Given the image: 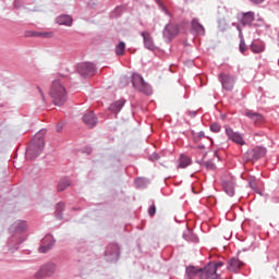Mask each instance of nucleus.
<instances>
[{"label":"nucleus","instance_id":"obj_1","mask_svg":"<svg viewBox=\"0 0 279 279\" xmlns=\"http://www.w3.org/2000/svg\"><path fill=\"white\" fill-rule=\"evenodd\" d=\"M49 95L54 106H64V104L66 102V87H64V83H62V80L56 78L52 82Z\"/></svg>","mask_w":279,"mask_h":279},{"label":"nucleus","instance_id":"obj_2","mask_svg":"<svg viewBox=\"0 0 279 279\" xmlns=\"http://www.w3.org/2000/svg\"><path fill=\"white\" fill-rule=\"evenodd\" d=\"M45 130H41L34 136L26 150L27 160H34V158H38L43 154V149H45Z\"/></svg>","mask_w":279,"mask_h":279},{"label":"nucleus","instance_id":"obj_3","mask_svg":"<svg viewBox=\"0 0 279 279\" xmlns=\"http://www.w3.org/2000/svg\"><path fill=\"white\" fill-rule=\"evenodd\" d=\"M56 269L58 267L53 263L45 264L40 267V269L35 274V278L43 279V278H49L56 274Z\"/></svg>","mask_w":279,"mask_h":279},{"label":"nucleus","instance_id":"obj_4","mask_svg":"<svg viewBox=\"0 0 279 279\" xmlns=\"http://www.w3.org/2000/svg\"><path fill=\"white\" fill-rule=\"evenodd\" d=\"M132 84L134 88H136V90H140L141 93H145L146 95L150 94L149 85L145 83V81L143 80V76H141L140 74H133Z\"/></svg>","mask_w":279,"mask_h":279},{"label":"nucleus","instance_id":"obj_5","mask_svg":"<svg viewBox=\"0 0 279 279\" xmlns=\"http://www.w3.org/2000/svg\"><path fill=\"white\" fill-rule=\"evenodd\" d=\"M265 154H267V150L264 147H255L251 151H247L243 156V159L245 162H250V160H259Z\"/></svg>","mask_w":279,"mask_h":279},{"label":"nucleus","instance_id":"obj_6","mask_svg":"<svg viewBox=\"0 0 279 279\" xmlns=\"http://www.w3.org/2000/svg\"><path fill=\"white\" fill-rule=\"evenodd\" d=\"M106 259L110 263H114V260H119V244L111 243L107 246L105 252Z\"/></svg>","mask_w":279,"mask_h":279},{"label":"nucleus","instance_id":"obj_7","mask_svg":"<svg viewBox=\"0 0 279 279\" xmlns=\"http://www.w3.org/2000/svg\"><path fill=\"white\" fill-rule=\"evenodd\" d=\"M186 276L189 279H208L204 268H195L193 266L186 268Z\"/></svg>","mask_w":279,"mask_h":279},{"label":"nucleus","instance_id":"obj_8","mask_svg":"<svg viewBox=\"0 0 279 279\" xmlns=\"http://www.w3.org/2000/svg\"><path fill=\"white\" fill-rule=\"evenodd\" d=\"M76 71L80 75H94L95 74V64L84 62L80 63L76 66Z\"/></svg>","mask_w":279,"mask_h":279},{"label":"nucleus","instance_id":"obj_9","mask_svg":"<svg viewBox=\"0 0 279 279\" xmlns=\"http://www.w3.org/2000/svg\"><path fill=\"white\" fill-rule=\"evenodd\" d=\"M178 34H180V27L177 24H168L163 29V36L168 40H173Z\"/></svg>","mask_w":279,"mask_h":279},{"label":"nucleus","instance_id":"obj_10","mask_svg":"<svg viewBox=\"0 0 279 279\" xmlns=\"http://www.w3.org/2000/svg\"><path fill=\"white\" fill-rule=\"evenodd\" d=\"M219 80L225 90H232L234 88V76L221 73Z\"/></svg>","mask_w":279,"mask_h":279},{"label":"nucleus","instance_id":"obj_11","mask_svg":"<svg viewBox=\"0 0 279 279\" xmlns=\"http://www.w3.org/2000/svg\"><path fill=\"white\" fill-rule=\"evenodd\" d=\"M226 134L230 141L235 143L236 145H245V141L243 140V136L236 132H233L232 129L227 128Z\"/></svg>","mask_w":279,"mask_h":279},{"label":"nucleus","instance_id":"obj_12","mask_svg":"<svg viewBox=\"0 0 279 279\" xmlns=\"http://www.w3.org/2000/svg\"><path fill=\"white\" fill-rule=\"evenodd\" d=\"M205 276H207V279H219V272L217 271V266H215V263H209L205 268H203Z\"/></svg>","mask_w":279,"mask_h":279},{"label":"nucleus","instance_id":"obj_13","mask_svg":"<svg viewBox=\"0 0 279 279\" xmlns=\"http://www.w3.org/2000/svg\"><path fill=\"white\" fill-rule=\"evenodd\" d=\"M83 123L87 125V128H95L97 125L98 120L97 116H95V112L89 111L83 116Z\"/></svg>","mask_w":279,"mask_h":279},{"label":"nucleus","instance_id":"obj_14","mask_svg":"<svg viewBox=\"0 0 279 279\" xmlns=\"http://www.w3.org/2000/svg\"><path fill=\"white\" fill-rule=\"evenodd\" d=\"M43 241L44 245L39 247V252H41V254H46V252H49V250L53 247V243H56V241L51 235L46 236Z\"/></svg>","mask_w":279,"mask_h":279},{"label":"nucleus","instance_id":"obj_15","mask_svg":"<svg viewBox=\"0 0 279 279\" xmlns=\"http://www.w3.org/2000/svg\"><path fill=\"white\" fill-rule=\"evenodd\" d=\"M222 189L225 193L229 195V197L234 196V181L232 180L222 181Z\"/></svg>","mask_w":279,"mask_h":279},{"label":"nucleus","instance_id":"obj_16","mask_svg":"<svg viewBox=\"0 0 279 279\" xmlns=\"http://www.w3.org/2000/svg\"><path fill=\"white\" fill-rule=\"evenodd\" d=\"M243 267V262H241V259L239 258H231L228 262V269L229 271H239V269H241Z\"/></svg>","mask_w":279,"mask_h":279},{"label":"nucleus","instance_id":"obj_17","mask_svg":"<svg viewBox=\"0 0 279 279\" xmlns=\"http://www.w3.org/2000/svg\"><path fill=\"white\" fill-rule=\"evenodd\" d=\"M58 25H65V27H71L73 25V17L71 15H60L56 19Z\"/></svg>","mask_w":279,"mask_h":279},{"label":"nucleus","instance_id":"obj_18","mask_svg":"<svg viewBox=\"0 0 279 279\" xmlns=\"http://www.w3.org/2000/svg\"><path fill=\"white\" fill-rule=\"evenodd\" d=\"M142 36L144 38V45L146 49H149V51H154L156 49V46L154 45V39L151 38V35L147 32L142 33Z\"/></svg>","mask_w":279,"mask_h":279},{"label":"nucleus","instance_id":"obj_19","mask_svg":"<svg viewBox=\"0 0 279 279\" xmlns=\"http://www.w3.org/2000/svg\"><path fill=\"white\" fill-rule=\"evenodd\" d=\"M192 29L199 36H204L206 34L204 25H202L197 19L192 20Z\"/></svg>","mask_w":279,"mask_h":279},{"label":"nucleus","instance_id":"obj_20","mask_svg":"<svg viewBox=\"0 0 279 279\" xmlns=\"http://www.w3.org/2000/svg\"><path fill=\"white\" fill-rule=\"evenodd\" d=\"M242 25H250L251 23H254V12L250 11L242 14L241 19Z\"/></svg>","mask_w":279,"mask_h":279},{"label":"nucleus","instance_id":"obj_21","mask_svg":"<svg viewBox=\"0 0 279 279\" xmlns=\"http://www.w3.org/2000/svg\"><path fill=\"white\" fill-rule=\"evenodd\" d=\"M251 50L253 53H263V51H265V44L262 41H253L251 44Z\"/></svg>","mask_w":279,"mask_h":279},{"label":"nucleus","instance_id":"obj_22","mask_svg":"<svg viewBox=\"0 0 279 279\" xmlns=\"http://www.w3.org/2000/svg\"><path fill=\"white\" fill-rule=\"evenodd\" d=\"M123 106H125V100H117L116 102L111 104L109 109L111 110V112H120L121 108H123Z\"/></svg>","mask_w":279,"mask_h":279},{"label":"nucleus","instance_id":"obj_23","mask_svg":"<svg viewBox=\"0 0 279 279\" xmlns=\"http://www.w3.org/2000/svg\"><path fill=\"white\" fill-rule=\"evenodd\" d=\"M246 117L252 119L254 123H263V116L260 113L248 111L246 112Z\"/></svg>","mask_w":279,"mask_h":279},{"label":"nucleus","instance_id":"obj_24","mask_svg":"<svg viewBox=\"0 0 279 279\" xmlns=\"http://www.w3.org/2000/svg\"><path fill=\"white\" fill-rule=\"evenodd\" d=\"M191 165V158L186 155H181L179 159V167L181 169H186Z\"/></svg>","mask_w":279,"mask_h":279},{"label":"nucleus","instance_id":"obj_25","mask_svg":"<svg viewBox=\"0 0 279 279\" xmlns=\"http://www.w3.org/2000/svg\"><path fill=\"white\" fill-rule=\"evenodd\" d=\"M69 186H71V180L63 179L59 182L57 190L59 193H62V191H66V189H69Z\"/></svg>","mask_w":279,"mask_h":279},{"label":"nucleus","instance_id":"obj_26","mask_svg":"<svg viewBox=\"0 0 279 279\" xmlns=\"http://www.w3.org/2000/svg\"><path fill=\"white\" fill-rule=\"evenodd\" d=\"M33 36L36 38H53V32H35Z\"/></svg>","mask_w":279,"mask_h":279},{"label":"nucleus","instance_id":"obj_27","mask_svg":"<svg viewBox=\"0 0 279 279\" xmlns=\"http://www.w3.org/2000/svg\"><path fill=\"white\" fill-rule=\"evenodd\" d=\"M15 228L17 232H24V230H27V222L20 220L15 223Z\"/></svg>","mask_w":279,"mask_h":279},{"label":"nucleus","instance_id":"obj_28","mask_svg":"<svg viewBox=\"0 0 279 279\" xmlns=\"http://www.w3.org/2000/svg\"><path fill=\"white\" fill-rule=\"evenodd\" d=\"M116 53H117V56H124V53H125V43L121 41L120 44H118V46L116 48Z\"/></svg>","mask_w":279,"mask_h":279},{"label":"nucleus","instance_id":"obj_29","mask_svg":"<svg viewBox=\"0 0 279 279\" xmlns=\"http://www.w3.org/2000/svg\"><path fill=\"white\" fill-rule=\"evenodd\" d=\"M183 238L185 239V241H197V236H195L193 232L189 229L183 233Z\"/></svg>","mask_w":279,"mask_h":279},{"label":"nucleus","instance_id":"obj_30","mask_svg":"<svg viewBox=\"0 0 279 279\" xmlns=\"http://www.w3.org/2000/svg\"><path fill=\"white\" fill-rule=\"evenodd\" d=\"M239 49L241 53H245V51H247V45H245V39L243 38L241 39Z\"/></svg>","mask_w":279,"mask_h":279},{"label":"nucleus","instance_id":"obj_31","mask_svg":"<svg viewBox=\"0 0 279 279\" xmlns=\"http://www.w3.org/2000/svg\"><path fill=\"white\" fill-rule=\"evenodd\" d=\"M210 130L211 132H215L216 134L221 132V125H219L218 123H214L210 125Z\"/></svg>","mask_w":279,"mask_h":279},{"label":"nucleus","instance_id":"obj_32","mask_svg":"<svg viewBox=\"0 0 279 279\" xmlns=\"http://www.w3.org/2000/svg\"><path fill=\"white\" fill-rule=\"evenodd\" d=\"M248 185L253 189V191L258 192V187L256 186V179H251Z\"/></svg>","mask_w":279,"mask_h":279},{"label":"nucleus","instance_id":"obj_33","mask_svg":"<svg viewBox=\"0 0 279 279\" xmlns=\"http://www.w3.org/2000/svg\"><path fill=\"white\" fill-rule=\"evenodd\" d=\"M148 215L150 216V217H154V215H156V205H151L150 207H149V209H148Z\"/></svg>","mask_w":279,"mask_h":279},{"label":"nucleus","instance_id":"obj_34","mask_svg":"<svg viewBox=\"0 0 279 279\" xmlns=\"http://www.w3.org/2000/svg\"><path fill=\"white\" fill-rule=\"evenodd\" d=\"M157 3H159V7L161 8V10H163V12H166V14H168V16H171V13H169V10H167V8L163 7L162 2H160V0H156Z\"/></svg>","mask_w":279,"mask_h":279},{"label":"nucleus","instance_id":"obj_35","mask_svg":"<svg viewBox=\"0 0 279 279\" xmlns=\"http://www.w3.org/2000/svg\"><path fill=\"white\" fill-rule=\"evenodd\" d=\"M205 167H206V169H215V165L213 163V161H206L205 162Z\"/></svg>","mask_w":279,"mask_h":279},{"label":"nucleus","instance_id":"obj_36","mask_svg":"<svg viewBox=\"0 0 279 279\" xmlns=\"http://www.w3.org/2000/svg\"><path fill=\"white\" fill-rule=\"evenodd\" d=\"M57 210H59V213H62V210H64V203H59L57 206Z\"/></svg>","mask_w":279,"mask_h":279},{"label":"nucleus","instance_id":"obj_37","mask_svg":"<svg viewBox=\"0 0 279 279\" xmlns=\"http://www.w3.org/2000/svg\"><path fill=\"white\" fill-rule=\"evenodd\" d=\"M158 158H160L159 156H158V154H153V155H150V157H149V160H158Z\"/></svg>","mask_w":279,"mask_h":279},{"label":"nucleus","instance_id":"obj_38","mask_svg":"<svg viewBox=\"0 0 279 279\" xmlns=\"http://www.w3.org/2000/svg\"><path fill=\"white\" fill-rule=\"evenodd\" d=\"M263 1H265V0H250V2L254 3L255 5L263 3Z\"/></svg>","mask_w":279,"mask_h":279},{"label":"nucleus","instance_id":"obj_39","mask_svg":"<svg viewBox=\"0 0 279 279\" xmlns=\"http://www.w3.org/2000/svg\"><path fill=\"white\" fill-rule=\"evenodd\" d=\"M14 5H15V8H19L20 5H23V1L22 0H15Z\"/></svg>","mask_w":279,"mask_h":279},{"label":"nucleus","instance_id":"obj_40","mask_svg":"<svg viewBox=\"0 0 279 279\" xmlns=\"http://www.w3.org/2000/svg\"><path fill=\"white\" fill-rule=\"evenodd\" d=\"M216 270L219 269V267H223V262H218L215 264Z\"/></svg>","mask_w":279,"mask_h":279},{"label":"nucleus","instance_id":"obj_41","mask_svg":"<svg viewBox=\"0 0 279 279\" xmlns=\"http://www.w3.org/2000/svg\"><path fill=\"white\" fill-rule=\"evenodd\" d=\"M198 149H206V146H204V145H198Z\"/></svg>","mask_w":279,"mask_h":279},{"label":"nucleus","instance_id":"obj_42","mask_svg":"<svg viewBox=\"0 0 279 279\" xmlns=\"http://www.w3.org/2000/svg\"><path fill=\"white\" fill-rule=\"evenodd\" d=\"M90 151H93V148H89V151H88V154H90Z\"/></svg>","mask_w":279,"mask_h":279},{"label":"nucleus","instance_id":"obj_43","mask_svg":"<svg viewBox=\"0 0 279 279\" xmlns=\"http://www.w3.org/2000/svg\"><path fill=\"white\" fill-rule=\"evenodd\" d=\"M199 136H204V133H199Z\"/></svg>","mask_w":279,"mask_h":279},{"label":"nucleus","instance_id":"obj_44","mask_svg":"<svg viewBox=\"0 0 279 279\" xmlns=\"http://www.w3.org/2000/svg\"><path fill=\"white\" fill-rule=\"evenodd\" d=\"M195 114H196L195 112L192 113L193 117H195Z\"/></svg>","mask_w":279,"mask_h":279},{"label":"nucleus","instance_id":"obj_45","mask_svg":"<svg viewBox=\"0 0 279 279\" xmlns=\"http://www.w3.org/2000/svg\"><path fill=\"white\" fill-rule=\"evenodd\" d=\"M195 114H196L195 112L192 113L193 117H195Z\"/></svg>","mask_w":279,"mask_h":279}]
</instances>
